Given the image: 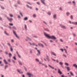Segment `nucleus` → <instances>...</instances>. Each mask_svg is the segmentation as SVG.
<instances>
[{
	"label": "nucleus",
	"instance_id": "1",
	"mask_svg": "<svg viewBox=\"0 0 77 77\" xmlns=\"http://www.w3.org/2000/svg\"><path fill=\"white\" fill-rule=\"evenodd\" d=\"M44 35L47 38H50V39H56V38L54 37V36L53 35L52 36H50L48 34H47L45 33H44Z\"/></svg>",
	"mask_w": 77,
	"mask_h": 77
},
{
	"label": "nucleus",
	"instance_id": "2",
	"mask_svg": "<svg viewBox=\"0 0 77 77\" xmlns=\"http://www.w3.org/2000/svg\"><path fill=\"white\" fill-rule=\"evenodd\" d=\"M60 27H61V28H62V29H66V27L63 25L60 24Z\"/></svg>",
	"mask_w": 77,
	"mask_h": 77
},
{
	"label": "nucleus",
	"instance_id": "3",
	"mask_svg": "<svg viewBox=\"0 0 77 77\" xmlns=\"http://www.w3.org/2000/svg\"><path fill=\"white\" fill-rule=\"evenodd\" d=\"M13 33L16 36L17 38H19V37L18 36V35H17V34H16L15 32L14 31H13Z\"/></svg>",
	"mask_w": 77,
	"mask_h": 77
},
{
	"label": "nucleus",
	"instance_id": "4",
	"mask_svg": "<svg viewBox=\"0 0 77 77\" xmlns=\"http://www.w3.org/2000/svg\"><path fill=\"white\" fill-rule=\"evenodd\" d=\"M51 54H52L54 56H56V54L54 52H51Z\"/></svg>",
	"mask_w": 77,
	"mask_h": 77
},
{
	"label": "nucleus",
	"instance_id": "5",
	"mask_svg": "<svg viewBox=\"0 0 77 77\" xmlns=\"http://www.w3.org/2000/svg\"><path fill=\"white\" fill-rule=\"evenodd\" d=\"M38 54H37V56H39V55H40L41 54V52H40V51H39V50H37Z\"/></svg>",
	"mask_w": 77,
	"mask_h": 77
},
{
	"label": "nucleus",
	"instance_id": "6",
	"mask_svg": "<svg viewBox=\"0 0 77 77\" xmlns=\"http://www.w3.org/2000/svg\"><path fill=\"white\" fill-rule=\"evenodd\" d=\"M7 19H8V20H9V21H12V20H13V19L12 18H9V17H7Z\"/></svg>",
	"mask_w": 77,
	"mask_h": 77
},
{
	"label": "nucleus",
	"instance_id": "7",
	"mask_svg": "<svg viewBox=\"0 0 77 77\" xmlns=\"http://www.w3.org/2000/svg\"><path fill=\"white\" fill-rule=\"evenodd\" d=\"M73 66L74 67H75V68L77 69V64H73Z\"/></svg>",
	"mask_w": 77,
	"mask_h": 77
},
{
	"label": "nucleus",
	"instance_id": "8",
	"mask_svg": "<svg viewBox=\"0 0 77 77\" xmlns=\"http://www.w3.org/2000/svg\"><path fill=\"white\" fill-rule=\"evenodd\" d=\"M17 71L18 72H19V73H20V74H23V72H21V70H19L17 69Z\"/></svg>",
	"mask_w": 77,
	"mask_h": 77
},
{
	"label": "nucleus",
	"instance_id": "9",
	"mask_svg": "<svg viewBox=\"0 0 77 77\" xmlns=\"http://www.w3.org/2000/svg\"><path fill=\"white\" fill-rule=\"evenodd\" d=\"M41 2L43 3V4H44L45 5V2H44L45 0H41Z\"/></svg>",
	"mask_w": 77,
	"mask_h": 77
},
{
	"label": "nucleus",
	"instance_id": "10",
	"mask_svg": "<svg viewBox=\"0 0 77 77\" xmlns=\"http://www.w3.org/2000/svg\"><path fill=\"white\" fill-rule=\"evenodd\" d=\"M65 68L67 69L68 71H69L70 70V69H69V67H65Z\"/></svg>",
	"mask_w": 77,
	"mask_h": 77
},
{
	"label": "nucleus",
	"instance_id": "11",
	"mask_svg": "<svg viewBox=\"0 0 77 77\" xmlns=\"http://www.w3.org/2000/svg\"><path fill=\"white\" fill-rule=\"evenodd\" d=\"M4 62L5 63V64H8V62L6 61V60L5 59L4 60Z\"/></svg>",
	"mask_w": 77,
	"mask_h": 77
},
{
	"label": "nucleus",
	"instance_id": "12",
	"mask_svg": "<svg viewBox=\"0 0 77 77\" xmlns=\"http://www.w3.org/2000/svg\"><path fill=\"white\" fill-rule=\"evenodd\" d=\"M58 73L60 74H62V72L60 70V69H58Z\"/></svg>",
	"mask_w": 77,
	"mask_h": 77
},
{
	"label": "nucleus",
	"instance_id": "13",
	"mask_svg": "<svg viewBox=\"0 0 77 77\" xmlns=\"http://www.w3.org/2000/svg\"><path fill=\"white\" fill-rule=\"evenodd\" d=\"M48 65V66H49V67H50L51 68H52V69H54V67L51 66H50V65Z\"/></svg>",
	"mask_w": 77,
	"mask_h": 77
},
{
	"label": "nucleus",
	"instance_id": "14",
	"mask_svg": "<svg viewBox=\"0 0 77 77\" xmlns=\"http://www.w3.org/2000/svg\"><path fill=\"white\" fill-rule=\"evenodd\" d=\"M19 63L20 64V65H23V64H22V63H21V61H19Z\"/></svg>",
	"mask_w": 77,
	"mask_h": 77
},
{
	"label": "nucleus",
	"instance_id": "15",
	"mask_svg": "<svg viewBox=\"0 0 77 77\" xmlns=\"http://www.w3.org/2000/svg\"><path fill=\"white\" fill-rule=\"evenodd\" d=\"M70 73L71 74V75H74V74H73V73H72V72L71 71L70 72Z\"/></svg>",
	"mask_w": 77,
	"mask_h": 77
},
{
	"label": "nucleus",
	"instance_id": "16",
	"mask_svg": "<svg viewBox=\"0 0 77 77\" xmlns=\"http://www.w3.org/2000/svg\"><path fill=\"white\" fill-rule=\"evenodd\" d=\"M27 20H28V18L27 17H25L24 19V20H25L26 21Z\"/></svg>",
	"mask_w": 77,
	"mask_h": 77
},
{
	"label": "nucleus",
	"instance_id": "17",
	"mask_svg": "<svg viewBox=\"0 0 77 77\" xmlns=\"http://www.w3.org/2000/svg\"><path fill=\"white\" fill-rule=\"evenodd\" d=\"M65 65H66V66H69V64L67 63H65Z\"/></svg>",
	"mask_w": 77,
	"mask_h": 77
},
{
	"label": "nucleus",
	"instance_id": "18",
	"mask_svg": "<svg viewBox=\"0 0 77 77\" xmlns=\"http://www.w3.org/2000/svg\"><path fill=\"white\" fill-rule=\"evenodd\" d=\"M9 57H11V56H12V54H11L10 53L9 54Z\"/></svg>",
	"mask_w": 77,
	"mask_h": 77
},
{
	"label": "nucleus",
	"instance_id": "19",
	"mask_svg": "<svg viewBox=\"0 0 77 77\" xmlns=\"http://www.w3.org/2000/svg\"><path fill=\"white\" fill-rule=\"evenodd\" d=\"M27 7H28V8H30V9H32V8L31 7H29V5H27Z\"/></svg>",
	"mask_w": 77,
	"mask_h": 77
},
{
	"label": "nucleus",
	"instance_id": "20",
	"mask_svg": "<svg viewBox=\"0 0 77 77\" xmlns=\"http://www.w3.org/2000/svg\"><path fill=\"white\" fill-rule=\"evenodd\" d=\"M59 64L60 65H63V63L62 62H60Z\"/></svg>",
	"mask_w": 77,
	"mask_h": 77
},
{
	"label": "nucleus",
	"instance_id": "21",
	"mask_svg": "<svg viewBox=\"0 0 77 77\" xmlns=\"http://www.w3.org/2000/svg\"><path fill=\"white\" fill-rule=\"evenodd\" d=\"M72 24H75V25H77V22L73 23Z\"/></svg>",
	"mask_w": 77,
	"mask_h": 77
},
{
	"label": "nucleus",
	"instance_id": "22",
	"mask_svg": "<svg viewBox=\"0 0 77 77\" xmlns=\"http://www.w3.org/2000/svg\"><path fill=\"white\" fill-rule=\"evenodd\" d=\"M64 50L65 51V52L66 53V54L67 53V51H66V49H64Z\"/></svg>",
	"mask_w": 77,
	"mask_h": 77
},
{
	"label": "nucleus",
	"instance_id": "23",
	"mask_svg": "<svg viewBox=\"0 0 77 77\" xmlns=\"http://www.w3.org/2000/svg\"><path fill=\"white\" fill-rule=\"evenodd\" d=\"M66 14L67 16H68L69 15V13L67 12L66 13Z\"/></svg>",
	"mask_w": 77,
	"mask_h": 77
},
{
	"label": "nucleus",
	"instance_id": "24",
	"mask_svg": "<svg viewBox=\"0 0 77 77\" xmlns=\"http://www.w3.org/2000/svg\"><path fill=\"white\" fill-rule=\"evenodd\" d=\"M56 15L55 14L54 15V18H56Z\"/></svg>",
	"mask_w": 77,
	"mask_h": 77
},
{
	"label": "nucleus",
	"instance_id": "25",
	"mask_svg": "<svg viewBox=\"0 0 77 77\" xmlns=\"http://www.w3.org/2000/svg\"><path fill=\"white\" fill-rule=\"evenodd\" d=\"M5 33L7 35H9V34L7 33V32H6L5 31Z\"/></svg>",
	"mask_w": 77,
	"mask_h": 77
},
{
	"label": "nucleus",
	"instance_id": "26",
	"mask_svg": "<svg viewBox=\"0 0 77 77\" xmlns=\"http://www.w3.org/2000/svg\"><path fill=\"white\" fill-rule=\"evenodd\" d=\"M60 50H61V51H62V52H63V49L62 48L60 49Z\"/></svg>",
	"mask_w": 77,
	"mask_h": 77
},
{
	"label": "nucleus",
	"instance_id": "27",
	"mask_svg": "<svg viewBox=\"0 0 77 77\" xmlns=\"http://www.w3.org/2000/svg\"><path fill=\"white\" fill-rule=\"evenodd\" d=\"M29 44H30V45H35V43H33L32 44H31V43H30Z\"/></svg>",
	"mask_w": 77,
	"mask_h": 77
},
{
	"label": "nucleus",
	"instance_id": "28",
	"mask_svg": "<svg viewBox=\"0 0 77 77\" xmlns=\"http://www.w3.org/2000/svg\"><path fill=\"white\" fill-rule=\"evenodd\" d=\"M47 59H48V61H50V60L48 59V56H47Z\"/></svg>",
	"mask_w": 77,
	"mask_h": 77
},
{
	"label": "nucleus",
	"instance_id": "29",
	"mask_svg": "<svg viewBox=\"0 0 77 77\" xmlns=\"http://www.w3.org/2000/svg\"><path fill=\"white\" fill-rule=\"evenodd\" d=\"M33 17H36V14H34L33 15Z\"/></svg>",
	"mask_w": 77,
	"mask_h": 77
},
{
	"label": "nucleus",
	"instance_id": "30",
	"mask_svg": "<svg viewBox=\"0 0 77 77\" xmlns=\"http://www.w3.org/2000/svg\"><path fill=\"white\" fill-rule=\"evenodd\" d=\"M25 29H27V26L26 25H25Z\"/></svg>",
	"mask_w": 77,
	"mask_h": 77
},
{
	"label": "nucleus",
	"instance_id": "31",
	"mask_svg": "<svg viewBox=\"0 0 77 77\" xmlns=\"http://www.w3.org/2000/svg\"><path fill=\"white\" fill-rule=\"evenodd\" d=\"M63 56H64V57H66V55H65V54H63Z\"/></svg>",
	"mask_w": 77,
	"mask_h": 77
},
{
	"label": "nucleus",
	"instance_id": "32",
	"mask_svg": "<svg viewBox=\"0 0 77 77\" xmlns=\"http://www.w3.org/2000/svg\"><path fill=\"white\" fill-rule=\"evenodd\" d=\"M70 18H71V19H72H72H73V17H72V16L71 15Z\"/></svg>",
	"mask_w": 77,
	"mask_h": 77
},
{
	"label": "nucleus",
	"instance_id": "33",
	"mask_svg": "<svg viewBox=\"0 0 77 77\" xmlns=\"http://www.w3.org/2000/svg\"><path fill=\"white\" fill-rule=\"evenodd\" d=\"M20 15H21V16H22V17H23V14L21 12H20Z\"/></svg>",
	"mask_w": 77,
	"mask_h": 77
},
{
	"label": "nucleus",
	"instance_id": "34",
	"mask_svg": "<svg viewBox=\"0 0 77 77\" xmlns=\"http://www.w3.org/2000/svg\"><path fill=\"white\" fill-rule=\"evenodd\" d=\"M11 51H13V49H12V47H11Z\"/></svg>",
	"mask_w": 77,
	"mask_h": 77
},
{
	"label": "nucleus",
	"instance_id": "35",
	"mask_svg": "<svg viewBox=\"0 0 77 77\" xmlns=\"http://www.w3.org/2000/svg\"><path fill=\"white\" fill-rule=\"evenodd\" d=\"M39 46H41L42 44L41 43H39L38 44Z\"/></svg>",
	"mask_w": 77,
	"mask_h": 77
},
{
	"label": "nucleus",
	"instance_id": "36",
	"mask_svg": "<svg viewBox=\"0 0 77 77\" xmlns=\"http://www.w3.org/2000/svg\"><path fill=\"white\" fill-rule=\"evenodd\" d=\"M45 30H46V31H47V32H49V30L47 29H45Z\"/></svg>",
	"mask_w": 77,
	"mask_h": 77
},
{
	"label": "nucleus",
	"instance_id": "37",
	"mask_svg": "<svg viewBox=\"0 0 77 77\" xmlns=\"http://www.w3.org/2000/svg\"><path fill=\"white\" fill-rule=\"evenodd\" d=\"M8 65L5 66V69H6V68H8Z\"/></svg>",
	"mask_w": 77,
	"mask_h": 77
},
{
	"label": "nucleus",
	"instance_id": "38",
	"mask_svg": "<svg viewBox=\"0 0 77 77\" xmlns=\"http://www.w3.org/2000/svg\"><path fill=\"white\" fill-rule=\"evenodd\" d=\"M27 39H28V40H29L30 41H31V39H30V38L27 37Z\"/></svg>",
	"mask_w": 77,
	"mask_h": 77
},
{
	"label": "nucleus",
	"instance_id": "39",
	"mask_svg": "<svg viewBox=\"0 0 77 77\" xmlns=\"http://www.w3.org/2000/svg\"><path fill=\"white\" fill-rule=\"evenodd\" d=\"M9 25L10 26H13V23H9Z\"/></svg>",
	"mask_w": 77,
	"mask_h": 77
},
{
	"label": "nucleus",
	"instance_id": "40",
	"mask_svg": "<svg viewBox=\"0 0 77 77\" xmlns=\"http://www.w3.org/2000/svg\"><path fill=\"white\" fill-rule=\"evenodd\" d=\"M13 59L14 60H16V58L15 57H13Z\"/></svg>",
	"mask_w": 77,
	"mask_h": 77
},
{
	"label": "nucleus",
	"instance_id": "41",
	"mask_svg": "<svg viewBox=\"0 0 77 77\" xmlns=\"http://www.w3.org/2000/svg\"><path fill=\"white\" fill-rule=\"evenodd\" d=\"M39 64H42V65H45L44 64H42V63H41V62H39Z\"/></svg>",
	"mask_w": 77,
	"mask_h": 77
},
{
	"label": "nucleus",
	"instance_id": "42",
	"mask_svg": "<svg viewBox=\"0 0 77 77\" xmlns=\"http://www.w3.org/2000/svg\"><path fill=\"white\" fill-rule=\"evenodd\" d=\"M35 60H36V61H37V62H39V60H38V59H35Z\"/></svg>",
	"mask_w": 77,
	"mask_h": 77
},
{
	"label": "nucleus",
	"instance_id": "43",
	"mask_svg": "<svg viewBox=\"0 0 77 77\" xmlns=\"http://www.w3.org/2000/svg\"><path fill=\"white\" fill-rule=\"evenodd\" d=\"M56 62L57 63H59V60H56Z\"/></svg>",
	"mask_w": 77,
	"mask_h": 77
},
{
	"label": "nucleus",
	"instance_id": "44",
	"mask_svg": "<svg viewBox=\"0 0 77 77\" xmlns=\"http://www.w3.org/2000/svg\"><path fill=\"white\" fill-rule=\"evenodd\" d=\"M10 17H13V15L12 14H10Z\"/></svg>",
	"mask_w": 77,
	"mask_h": 77
},
{
	"label": "nucleus",
	"instance_id": "45",
	"mask_svg": "<svg viewBox=\"0 0 77 77\" xmlns=\"http://www.w3.org/2000/svg\"><path fill=\"white\" fill-rule=\"evenodd\" d=\"M8 62H11V60L10 59H9L8 60Z\"/></svg>",
	"mask_w": 77,
	"mask_h": 77
},
{
	"label": "nucleus",
	"instance_id": "46",
	"mask_svg": "<svg viewBox=\"0 0 77 77\" xmlns=\"http://www.w3.org/2000/svg\"><path fill=\"white\" fill-rule=\"evenodd\" d=\"M11 42H14V40L13 39L11 40Z\"/></svg>",
	"mask_w": 77,
	"mask_h": 77
},
{
	"label": "nucleus",
	"instance_id": "47",
	"mask_svg": "<svg viewBox=\"0 0 77 77\" xmlns=\"http://www.w3.org/2000/svg\"><path fill=\"white\" fill-rule=\"evenodd\" d=\"M8 45L9 46V47H11V45H10V43H8Z\"/></svg>",
	"mask_w": 77,
	"mask_h": 77
},
{
	"label": "nucleus",
	"instance_id": "48",
	"mask_svg": "<svg viewBox=\"0 0 77 77\" xmlns=\"http://www.w3.org/2000/svg\"><path fill=\"white\" fill-rule=\"evenodd\" d=\"M48 15H51V13L50 12L48 13Z\"/></svg>",
	"mask_w": 77,
	"mask_h": 77
},
{
	"label": "nucleus",
	"instance_id": "49",
	"mask_svg": "<svg viewBox=\"0 0 77 77\" xmlns=\"http://www.w3.org/2000/svg\"><path fill=\"white\" fill-rule=\"evenodd\" d=\"M52 60H53V61H56V60L52 58Z\"/></svg>",
	"mask_w": 77,
	"mask_h": 77
},
{
	"label": "nucleus",
	"instance_id": "50",
	"mask_svg": "<svg viewBox=\"0 0 77 77\" xmlns=\"http://www.w3.org/2000/svg\"><path fill=\"white\" fill-rule=\"evenodd\" d=\"M60 40L61 42H63V40H62V39H60Z\"/></svg>",
	"mask_w": 77,
	"mask_h": 77
},
{
	"label": "nucleus",
	"instance_id": "51",
	"mask_svg": "<svg viewBox=\"0 0 77 77\" xmlns=\"http://www.w3.org/2000/svg\"><path fill=\"white\" fill-rule=\"evenodd\" d=\"M1 8L2 9H5L4 8V7H2V6H1Z\"/></svg>",
	"mask_w": 77,
	"mask_h": 77
},
{
	"label": "nucleus",
	"instance_id": "52",
	"mask_svg": "<svg viewBox=\"0 0 77 77\" xmlns=\"http://www.w3.org/2000/svg\"><path fill=\"white\" fill-rule=\"evenodd\" d=\"M50 42H53V41H52V40H50Z\"/></svg>",
	"mask_w": 77,
	"mask_h": 77
},
{
	"label": "nucleus",
	"instance_id": "53",
	"mask_svg": "<svg viewBox=\"0 0 77 77\" xmlns=\"http://www.w3.org/2000/svg\"><path fill=\"white\" fill-rule=\"evenodd\" d=\"M13 29H16V28H15V26H13Z\"/></svg>",
	"mask_w": 77,
	"mask_h": 77
},
{
	"label": "nucleus",
	"instance_id": "54",
	"mask_svg": "<svg viewBox=\"0 0 77 77\" xmlns=\"http://www.w3.org/2000/svg\"><path fill=\"white\" fill-rule=\"evenodd\" d=\"M17 55H18V57H20H20H21L20 56V55H19V54Z\"/></svg>",
	"mask_w": 77,
	"mask_h": 77
},
{
	"label": "nucleus",
	"instance_id": "55",
	"mask_svg": "<svg viewBox=\"0 0 77 77\" xmlns=\"http://www.w3.org/2000/svg\"><path fill=\"white\" fill-rule=\"evenodd\" d=\"M18 18H20L21 17H20V16H18Z\"/></svg>",
	"mask_w": 77,
	"mask_h": 77
},
{
	"label": "nucleus",
	"instance_id": "56",
	"mask_svg": "<svg viewBox=\"0 0 77 77\" xmlns=\"http://www.w3.org/2000/svg\"><path fill=\"white\" fill-rule=\"evenodd\" d=\"M41 46H42V47H44V45H42H42H41Z\"/></svg>",
	"mask_w": 77,
	"mask_h": 77
},
{
	"label": "nucleus",
	"instance_id": "57",
	"mask_svg": "<svg viewBox=\"0 0 77 77\" xmlns=\"http://www.w3.org/2000/svg\"><path fill=\"white\" fill-rule=\"evenodd\" d=\"M5 54H8V53L7 52H5Z\"/></svg>",
	"mask_w": 77,
	"mask_h": 77
},
{
	"label": "nucleus",
	"instance_id": "58",
	"mask_svg": "<svg viewBox=\"0 0 77 77\" xmlns=\"http://www.w3.org/2000/svg\"><path fill=\"white\" fill-rule=\"evenodd\" d=\"M73 35L74 36H75V34H73Z\"/></svg>",
	"mask_w": 77,
	"mask_h": 77
},
{
	"label": "nucleus",
	"instance_id": "59",
	"mask_svg": "<svg viewBox=\"0 0 77 77\" xmlns=\"http://www.w3.org/2000/svg\"><path fill=\"white\" fill-rule=\"evenodd\" d=\"M30 53H32V51H30Z\"/></svg>",
	"mask_w": 77,
	"mask_h": 77
},
{
	"label": "nucleus",
	"instance_id": "60",
	"mask_svg": "<svg viewBox=\"0 0 77 77\" xmlns=\"http://www.w3.org/2000/svg\"><path fill=\"white\" fill-rule=\"evenodd\" d=\"M22 77H25V76H24V75H22Z\"/></svg>",
	"mask_w": 77,
	"mask_h": 77
},
{
	"label": "nucleus",
	"instance_id": "61",
	"mask_svg": "<svg viewBox=\"0 0 77 77\" xmlns=\"http://www.w3.org/2000/svg\"><path fill=\"white\" fill-rule=\"evenodd\" d=\"M4 64H2L1 65V66H4Z\"/></svg>",
	"mask_w": 77,
	"mask_h": 77
},
{
	"label": "nucleus",
	"instance_id": "62",
	"mask_svg": "<svg viewBox=\"0 0 77 77\" xmlns=\"http://www.w3.org/2000/svg\"><path fill=\"white\" fill-rule=\"evenodd\" d=\"M68 3H71V2L70 1L69 2H68Z\"/></svg>",
	"mask_w": 77,
	"mask_h": 77
},
{
	"label": "nucleus",
	"instance_id": "63",
	"mask_svg": "<svg viewBox=\"0 0 77 77\" xmlns=\"http://www.w3.org/2000/svg\"><path fill=\"white\" fill-rule=\"evenodd\" d=\"M2 19L1 18V17H0V20H2Z\"/></svg>",
	"mask_w": 77,
	"mask_h": 77
},
{
	"label": "nucleus",
	"instance_id": "64",
	"mask_svg": "<svg viewBox=\"0 0 77 77\" xmlns=\"http://www.w3.org/2000/svg\"><path fill=\"white\" fill-rule=\"evenodd\" d=\"M62 77H64V76L63 75H61Z\"/></svg>",
	"mask_w": 77,
	"mask_h": 77
}]
</instances>
